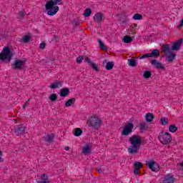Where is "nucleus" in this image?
<instances>
[{
    "mask_svg": "<svg viewBox=\"0 0 183 183\" xmlns=\"http://www.w3.org/2000/svg\"><path fill=\"white\" fill-rule=\"evenodd\" d=\"M130 147L128 148L129 154H132V155H135V154H138L139 152V148H141V145L142 144V139L141 137L134 135L129 138Z\"/></svg>",
    "mask_w": 183,
    "mask_h": 183,
    "instance_id": "1",
    "label": "nucleus"
},
{
    "mask_svg": "<svg viewBox=\"0 0 183 183\" xmlns=\"http://www.w3.org/2000/svg\"><path fill=\"white\" fill-rule=\"evenodd\" d=\"M62 4V0H47L45 4L46 11H47V15L49 16H54L56 15L58 11H59V6L58 5Z\"/></svg>",
    "mask_w": 183,
    "mask_h": 183,
    "instance_id": "2",
    "label": "nucleus"
},
{
    "mask_svg": "<svg viewBox=\"0 0 183 183\" xmlns=\"http://www.w3.org/2000/svg\"><path fill=\"white\" fill-rule=\"evenodd\" d=\"M158 139L162 145H169L172 142V135L167 132H160Z\"/></svg>",
    "mask_w": 183,
    "mask_h": 183,
    "instance_id": "3",
    "label": "nucleus"
},
{
    "mask_svg": "<svg viewBox=\"0 0 183 183\" xmlns=\"http://www.w3.org/2000/svg\"><path fill=\"white\" fill-rule=\"evenodd\" d=\"M102 123V120L98 117H93L89 118L88 125L91 128H94V129H98L99 127H101V124Z\"/></svg>",
    "mask_w": 183,
    "mask_h": 183,
    "instance_id": "4",
    "label": "nucleus"
},
{
    "mask_svg": "<svg viewBox=\"0 0 183 183\" xmlns=\"http://www.w3.org/2000/svg\"><path fill=\"white\" fill-rule=\"evenodd\" d=\"M12 56L13 54L9 47H4L0 53L1 61H8L9 62L12 59Z\"/></svg>",
    "mask_w": 183,
    "mask_h": 183,
    "instance_id": "5",
    "label": "nucleus"
},
{
    "mask_svg": "<svg viewBox=\"0 0 183 183\" xmlns=\"http://www.w3.org/2000/svg\"><path fill=\"white\" fill-rule=\"evenodd\" d=\"M133 129H134V123L127 122L123 127L122 135L127 137V135H129V134L132 132Z\"/></svg>",
    "mask_w": 183,
    "mask_h": 183,
    "instance_id": "6",
    "label": "nucleus"
},
{
    "mask_svg": "<svg viewBox=\"0 0 183 183\" xmlns=\"http://www.w3.org/2000/svg\"><path fill=\"white\" fill-rule=\"evenodd\" d=\"M14 69H22L25 66V61L21 59H16L11 64Z\"/></svg>",
    "mask_w": 183,
    "mask_h": 183,
    "instance_id": "7",
    "label": "nucleus"
},
{
    "mask_svg": "<svg viewBox=\"0 0 183 183\" xmlns=\"http://www.w3.org/2000/svg\"><path fill=\"white\" fill-rule=\"evenodd\" d=\"M146 165L154 172H158V171H159V166L158 165V164L154 162V160H149L146 162Z\"/></svg>",
    "mask_w": 183,
    "mask_h": 183,
    "instance_id": "8",
    "label": "nucleus"
},
{
    "mask_svg": "<svg viewBox=\"0 0 183 183\" xmlns=\"http://www.w3.org/2000/svg\"><path fill=\"white\" fill-rule=\"evenodd\" d=\"M150 64H152V65L157 69H162V71H165V66H164V64H162V63L158 60L152 59L150 61Z\"/></svg>",
    "mask_w": 183,
    "mask_h": 183,
    "instance_id": "9",
    "label": "nucleus"
},
{
    "mask_svg": "<svg viewBox=\"0 0 183 183\" xmlns=\"http://www.w3.org/2000/svg\"><path fill=\"white\" fill-rule=\"evenodd\" d=\"M51 180H49V176L46 174H43L41 176V179L36 180V183H49Z\"/></svg>",
    "mask_w": 183,
    "mask_h": 183,
    "instance_id": "10",
    "label": "nucleus"
},
{
    "mask_svg": "<svg viewBox=\"0 0 183 183\" xmlns=\"http://www.w3.org/2000/svg\"><path fill=\"white\" fill-rule=\"evenodd\" d=\"M49 87L50 88V89H56L59 88H62V81H55L51 83Z\"/></svg>",
    "mask_w": 183,
    "mask_h": 183,
    "instance_id": "11",
    "label": "nucleus"
},
{
    "mask_svg": "<svg viewBox=\"0 0 183 183\" xmlns=\"http://www.w3.org/2000/svg\"><path fill=\"white\" fill-rule=\"evenodd\" d=\"M142 168V164L139 162H135L134 164V175H139V169Z\"/></svg>",
    "mask_w": 183,
    "mask_h": 183,
    "instance_id": "12",
    "label": "nucleus"
},
{
    "mask_svg": "<svg viewBox=\"0 0 183 183\" xmlns=\"http://www.w3.org/2000/svg\"><path fill=\"white\" fill-rule=\"evenodd\" d=\"M92 151V147H91V145L89 144H86L81 150L82 154H84V155H89V154H91Z\"/></svg>",
    "mask_w": 183,
    "mask_h": 183,
    "instance_id": "13",
    "label": "nucleus"
},
{
    "mask_svg": "<svg viewBox=\"0 0 183 183\" xmlns=\"http://www.w3.org/2000/svg\"><path fill=\"white\" fill-rule=\"evenodd\" d=\"M182 39L178 40L176 41L173 45L172 46V51H179V49L181 48L182 45Z\"/></svg>",
    "mask_w": 183,
    "mask_h": 183,
    "instance_id": "14",
    "label": "nucleus"
},
{
    "mask_svg": "<svg viewBox=\"0 0 183 183\" xmlns=\"http://www.w3.org/2000/svg\"><path fill=\"white\" fill-rule=\"evenodd\" d=\"M102 13H96L93 17V19L97 24H101V22H102Z\"/></svg>",
    "mask_w": 183,
    "mask_h": 183,
    "instance_id": "15",
    "label": "nucleus"
},
{
    "mask_svg": "<svg viewBox=\"0 0 183 183\" xmlns=\"http://www.w3.org/2000/svg\"><path fill=\"white\" fill-rule=\"evenodd\" d=\"M154 119L155 116L152 113L149 112L144 115V119L146 122H152V121H154Z\"/></svg>",
    "mask_w": 183,
    "mask_h": 183,
    "instance_id": "16",
    "label": "nucleus"
},
{
    "mask_svg": "<svg viewBox=\"0 0 183 183\" xmlns=\"http://www.w3.org/2000/svg\"><path fill=\"white\" fill-rule=\"evenodd\" d=\"M164 182L174 183V182H175V179H174V176H172L171 174H166L164 176Z\"/></svg>",
    "mask_w": 183,
    "mask_h": 183,
    "instance_id": "17",
    "label": "nucleus"
},
{
    "mask_svg": "<svg viewBox=\"0 0 183 183\" xmlns=\"http://www.w3.org/2000/svg\"><path fill=\"white\" fill-rule=\"evenodd\" d=\"M169 51H171V46L169 44H163L162 46V52L164 54H169Z\"/></svg>",
    "mask_w": 183,
    "mask_h": 183,
    "instance_id": "18",
    "label": "nucleus"
},
{
    "mask_svg": "<svg viewBox=\"0 0 183 183\" xmlns=\"http://www.w3.org/2000/svg\"><path fill=\"white\" fill-rule=\"evenodd\" d=\"M177 56L175 53H169V55L166 56V59L168 62H173Z\"/></svg>",
    "mask_w": 183,
    "mask_h": 183,
    "instance_id": "19",
    "label": "nucleus"
},
{
    "mask_svg": "<svg viewBox=\"0 0 183 183\" xmlns=\"http://www.w3.org/2000/svg\"><path fill=\"white\" fill-rule=\"evenodd\" d=\"M68 94H69V89L68 88L61 89L60 90V97L65 98V97H68Z\"/></svg>",
    "mask_w": 183,
    "mask_h": 183,
    "instance_id": "20",
    "label": "nucleus"
},
{
    "mask_svg": "<svg viewBox=\"0 0 183 183\" xmlns=\"http://www.w3.org/2000/svg\"><path fill=\"white\" fill-rule=\"evenodd\" d=\"M97 41L99 43V48H101V49H103L104 51H107V49H108V47H107V46H105V44H104L102 40H101V39H98Z\"/></svg>",
    "mask_w": 183,
    "mask_h": 183,
    "instance_id": "21",
    "label": "nucleus"
},
{
    "mask_svg": "<svg viewBox=\"0 0 183 183\" xmlns=\"http://www.w3.org/2000/svg\"><path fill=\"white\" fill-rule=\"evenodd\" d=\"M75 101H76V99H75V98L69 99L67 102H66L65 107H72V105H74V104H75Z\"/></svg>",
    "mask_w": 183,
    "mask_h": 183,
    "instance_id": "22",
    "label": "nucleus"
},
{
    "mask_svg": "<svg viewBox=\"0 0 183 183\" xmlns=\"http://www.w3.org/2000/svg\"><path fill=\"white\" fill-rule=\"evenodd\" d=\"M139 128L142 132H145L148 129V125L147 123H141L139 126Z\"/></svg>",
    "mask_w": 183,
    "mask_h": 183,
    "instance_id": "23",
    "label": "nucleus"
},
{
    "mask_svg": "<svg viewBox=\"0 0 183 183\" xmlns=\"http://www.w3.org/2000/svg\"><path fill=\"white\" fill-rule=\"evenodd\" d=\"M169 132H172V134H175V132H177V131H178V127H177V126L175 124H171L169 127Z\"/></svg>",
    "mask_w": 183,
    "mask_h": 183,
    "instance_id": "24",
    "label": "nucleus"
},
{
    "mask_svg": "<svg viewBox=\"0 0 183 183\" xmlns=\"http://www.w3.org/2000/svg\"><path fill=\"white\" fill-rule=\"evenodd\" d=\"M133 41V39L132 37L129 36H125L124 38H123V42L124 44H131V42H132Z\"/></svg>",
    "mask_w": 183,
    "mask_h": 183,
    "instance_id": "25",
    "label": "nucleus"
},
{
    "mask_svg": "<svg viewBox=\"0 0 183 183\" xmlns=\"http://www.w3.org/2000/svg\"><path fill=\"white\" fill-rule=\"evenodd\" d=\"M74 134L75 137H81V135H82V129L79 128L74 129Z\"/></svg>",
    "mask_w": 183,
    "mask_h": 183,
    "instance_id": "26",
    "label": "nucleus"
},
{
    "mask_svg": "<svg viewBox=\"0 0 183 183\" xmlns=\"http://www.w3.org/2000/svg\"><path fill=\"white\" fill-rule=\"evenodd\" d=\"M44 139L46 141V142H52V139H54V136L46 134L44 137Z\"/></svg>",
    "mask_w": 183,
    "mask_h": 183,
    "instance_id": "27",
    "label": "nucleus"
},
{
    "mask_svg": "<svg viewBox=\"0 0 183 183\" xmlns=\"http://www.w3.org/2000/svg\"><path fill=\"white\" fill-rule=\"evenodd\" d=\"M91 14H92V10H91L89 8H87L84 10V16L86 18H88L89 16H91Z\"/></svg>",
    "mask_w": 183,
    "mask_h": 183,
    "instance_id": "28",
    "label": "nucleus"
},
{
    "mask_svg": "<svg viewBox=\"0 0 183 183\" xmlns=\"http://www.w3.org/2000/svg\"><path fill=\"white\" fill-rule=\"evenodd\" d=\"M160 122L162 123V125L165 126V125H168L169 122V119H168V118L167 117H162L160 119Z\"/></svg>",
    "mask_w": 183,
    "mask_h": 183,
    "instance_id": "29",
    "label": "nucleus"
},
{
    "mask_svg": "<svg viewBox=\"0 0 183 183\" xmlns=\"http://www.w3.org/2000/svg\"><path fill=\"white\" fill-rule=\"evenodd\" d=\"M129 66H137V60L134 59H130L128 60Z\"/></svg>",
    "mask_w": 183,
    "mask_h": 183,
    "instance_id": "30",
    "label": "nucleus"
},
{
    "mask_svg": "<svg viewBox=\"0 0 183 183\" xmlns=\"http://www.w3.org/2000/svg\"><path fill=\"white\" fill-rule=\"evenodd\" d=\"M112 68H114V62L112 61L107 62V64H106V69H107V71H111Z\"/></svg>",
    "mask_w": 183,
    "mask_h": 183,
    "instance_id": "31",
    "label": "nucleus"
},
{
    "mask_svg": "<svg viewBox=\"0 0 183 183\" xmlns=\"http://www.w3.org/2000/svg\"><path fill=\"white\" fill-rule=\"evenodd\" d=\"M49 99L50 101H51V102H55V101H56V99H58V97H56V94H51L49 95Z\"/></svg>",
    "mask_w": 183,
    "mask_h": 183,
    "instance_id": "32",
    "label": "nucleus"
},
{
    "mask_svg": "<svg viewBox=\"0 0 183 183\" xmlns=\"http://www.w3.org/2000/svg\"><path fill=\"white\" fill-rule=\"evenodd\" d=\"M133 19H134V21H141V19H142V15L140 14H135L133 16Z\"/></svg>",
    "mask_w": 183,
    "mask_h": 183,
    "instance_id": "33",
    "label": "nucleus"
},
{
    "mask_svg": "<svg viewBox=\"0 0 183 183\" xmlns=\"http://www.w3.org/2000/svg\"><path fill=\"white\" fill-rule=\"evenodd\" d=\"M151 75H152V74L151 73L150 71H146L144 72L143 74V76L144 78H145L146 79H148V78H151Z\"/></svg>",
    "mask_w": 183,
    "mask_h": 183,
    "instance_id": "34",
    "label": "nucleus"
},
{
    "mask_svg": "<svg viewBox=\"0 0 183 183\" xmlns=\"http://www.w3.org/2000/svg\"><path fill=\"white\" fill-rule=\"evenodd\" d=\"M18 134V135H22L25 132V127H20L15 131Z\"/></svg>",
    "mask_w": 183,
    "mask_h": 183,
    "instance_id": "35",
    "label": "nucleus"
},
{
    "mask_svg": "<svg viewBox=\"0 0 183 183\" xmlns=\"http://www.w3.org/2000/svg\"><path fill=\"white\" fill-rule=\"evenodd\" d=\"M152 56H159V50L158 49H154L152 51Z\"/></svg>",
    "mask_w": 183,
    "mask_h": 183,
    "instance_id": "36",
    "label": "nucleus"
},
{
    "mask_svg": "<svg viewBox=\"0 0 183 183\" xmlns=\"http://www.w3.org/2000/svg\"><path fill=\"white\" fill-rule=\"evenodd\" d=\"M29 39H31V36H24L22 38L24 44H27V42H29Z\"/></svg>",
    "mask_w": 183,
    "mask_h": 183,
    "instance_id": "37",
    "label": "nucleus"
},
{
    "mask_svg": "<svg viewBox=\"0 0 183 183\" xmlns=\"http://www.w3.org/2000/svg\"><path fill=\"white\" fill-rule=\"evenodd\" d=\"M92 66V68H93V69L94 71H97V72H99V69H98V65L94 64V63H92V65H90Z\"/></svg>",
    "mask_w": 183,
    "mask_h": 183,
    "instance_id": "38",
    "label": "nucleus"
},
{
    "mask_svg": "<svg viewBox=\"0 0 183 183\" xmlns=\"http://www.w3.org/2000/svg\"><path fill=\"white\" fill-rule=\"evenodd\" d=\"M144 58H152V54L151 53H147L140 57V59H144Z\"/></svg>",
    "mask_w": 183,
    "mask_h": 183,
    "instance_id": "39",
    "label": "nucleus"
},
{
    "mask_svg": "<svg viewBox=\"0 0 183 183\" xmlns=\"http://www.w3.org/2000/svg\"><path fill=\"white\" fill-rule=\"evenodd\" d=\"M84 60V56H79V57H77V59H76V62L77 64H81V62H82V61Z\"/></svg>",
    "mask_w": 183,
    "mask_h": 183,
    "instance_id": "40",
    "label": "nucleus"
},
{
    "mask_svg": "<svg viewBox=\"0 0 183 183\" xmlns=\"http://www.w3.org/2000/svg\"><path fill=\"white\" fill-rule=\"evenodd\" d=\"M138 26V24H134L131 26L130 27V30L132 32H134V31H135V29H137V27Z\"/></svg>",
    "mask_w": 183,
    "mask_h": 183,
    "instance_id": "41",
    "label": "nucleus"
},
{
    "mask_svg": "<svg viewBox=\"0 0 183 183\" xmlns=\"http://www.w3.org/2000/svg\"><path fill=\"white\" fill-rule=\"evenodd\" d=\"M178 171H183V162L177 164Z\"/></svg>",
    "mask_w": 183,
    "mask_h": 183,
    "instance_id": "42",
    "label": "nucleus"
},
{
    "mask_svg": "<svg viewBox=\"0 0 183 183\" xmlns=\"http://www.w3.org/2000/svg\"><path fill=\"white\" fill-rule=\"evenodd\" d=\"M85 62H87V64H89V65H92V64H94V62H92L89 58L85 59Z\"/></svg>",
    "mask_w": 183,
    "mask_h": 183,
    "instance_id": "43",
    "label": "nucleus"
},
{
    "mask_svg": "<svg viewBox=\"0 0 183 183\" xmlns=\"http://www.w3.org/2000/svg\"><path fill=\"white\" fill-rule=\"evenodd\" d=\"M46 45V44L45 43H41V44H40V48H41V49H44Z\"/></svg>",
    "mask_w": 183,
    "mask_h": 183,
    "instance_id": "44",
    "label": "nucleus"
},
{
    "mask_svg": "<svg viewBox=\"0 0 183 183\" xmlns=\"http://www.w3.org/2000/svg\"><path fill=\"white\" fill-rule=\"evenodd\" d=\"M0 162H4V159L2 158V152L0 150Z\"/></svg>",
    "mask_w": 183,
    "mask_h": 183,
    "instance_id": "45",
    "label": "nucleus"
},
{
    "mask_svg": "<svg viewBox=\"0 0 183 183\" xmlns=\"http://www.w3.org/2000/svg\"><path fill=\"white\" fill-rule=\"evenodd\" d=\"M27 104L26 103H25L24 104V106H23V109H25V108H26V107H27Z\"/></svg>",
    "mask_w": 183,
    "mask_h": 183,
    "instance_id": "46",
    "label": "nucleus"
},
{
    "mask_svg": "<svg viewBox=\"0 0 183 183\" xmlns=\"http://www.w3.org/2000/svg\"><path fill=\"white\" fill-rule=\"evenodd\" d=\"M19 15H20V16H24V12L21 11V12L19 13Z\"/></svg>",
    "mask_w": 183,
    "mask_h": 183,
    "instance_id": "47",
    "label": "nucleus"
},
{
    "mask_svg": "<svg viewBox=\"0 0 183 183\" xmlns=\"http://www.w3.org/2000/svg\"><path fill=\"white\" fill-rule=\"evenodd\" d=\"M65 151H69V147H66L64 148Z\"/></svg>",
    "mask_w": 183,
    "mask_h": 183,
    "instance_id": "48",
    "label": "nucleus"
},
{
    "mask_svg": "<svg viewBox=\"0 0 183 183\" xmlns=\"http://www.w3.org/2000/svg\"><path fill=\"white\" fill-rule=\"evenodd\" d=\"M27 102H29V99L27 101Z\"/></svg>",
    "mask_w": 183,
    "mask_h": 183,
    "instance_id": "49",
    "label": "nucleus"
}]
</instances>
